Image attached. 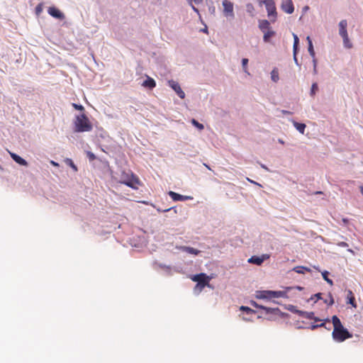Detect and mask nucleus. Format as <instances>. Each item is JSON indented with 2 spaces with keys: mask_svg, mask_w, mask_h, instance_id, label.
<instances>
[{
  "mask_svg": "<svg viewBox=\"0 0 363 363\" xmlns=\"http://www.w3.org/2000/svg\"><path fill=\"white\" fill-rule=\"evenodd\" d=\"M281 8L289 14L292 13L294 11V6L291 0H282Z\"/></svg>",
  "mask_w": 363,
  "mask_h": 363,
  "instance_id": "obj_10",
  "label": "nucleus"
},
{
  "mask_svg": "<svg viewBox=\"0 0 363 363\" xmlns=\"http://www.w3.org/2000/svg\"><path fill=\"white\" fill-rule=\"evenodd\" d=\"M191 123L195 126L199 130H203L204 128V126L203 124L200 123L199 122H198L195 119H192L191 120Z\"/></svg>",
  "mask_w": 363,
  "mask_h": 363,
  "instance_id": "obj_27",
  "label": "nucleus"
},
{
  "mask_svg": "<svg viewBox=\"0 0 363 363\" xmlns=\"http://www.w3.org/2000/svg\"><path fill=\"white\" fill-rule=\"evenodd\" d=\"M186 251L194 255H198L199 251L196 249H194L193 247H186Z\"/></svg>",
  "mask_w": 363,
  "mask_h": 363,
  "instance_id": "obj_32",
  "label": "nucleus"
},
{
  "mask_svg": "<svg viewBox=\"0 0 363 363\" xmlns=\"http://www.w3.org/2000/svg\"><path fill=\"white\" fill-rule=\"evenodd\" d=\"M294 271L298 274H303L304 271L310 272L311 269L306 267L298 266L294 268Z\"/></svg>",
  "mask_w": 363,
  "mask_h": 363,
  "instance_id": "obj_22",
  "label": "nucleus"
},
{
  "mask_svg": "<svg viewBox=\"0 0 363 363\" xmlns=\"http://www.w3.org/2000/svg\"><path fill=\"white\" fill-rule=\"evenodd\" d=\"M247 63H248V60L247 58H243L242 60V65L243 70L245 72L249 74L247 72Z\"/></svg>",
  "mask_w": 363,
  "mask_h": 363,
  "instance_id": "obj_30",
  "label": "nucleus"
},
{
  "mask_svg": "<svg viewBox=\"0 0 363 363\" xmlns=\"http://www.w3.org/2000/svg\"><path fill=\"white\" fill-rule=\"evenodd\" d=\"M328 297H329V298H328V299H325V300H324V302H325L326 304H328V306H333V303H334V298H333V296H332L331 293H329V294H328Z\"/></svg>",
  "mask_w": 363,
  "mask_h": 363,
  "instance_id": "obj_28",
  "label": "nucleus"
},
{
  "mask_svg": "<svg viewBox=\"0 0 363 363\" xmlns=\"http://www.w3.org/2000/svg\"><path fill=\"white\" fill-rule=\"evenodd\" d=\"M259 28L262 32H264V31L270 29L269 22L267 20L259 21Z\"/></svg>",
  "mask_w": 363,
  "mask_h": 363,
  "instance_id": "obj_18",
  "label": "nucleus"
},
{
  "mask_svg": "<svg viewBox=\"0 0 363 363\" xmlns=\"http://www.w3.org/2000/svg\"><path fill=\"white\" fill-rule=\"evenodd\" d=\"M317 328H318V325H313L311 326V329H312V330H315V329H316Z\"/></svg>",
  "mask_w": 363,
  "mask_h": 363,
  "instance_id": "obj_44",
  "label": "nucleus"
},
{
  "mask_svg": "<svg viewBox=\"0 0 363 363\" xmlns=\"http://www.w3.org/2000/svg\"><path fill=\"white\" fill-rule=\"evenodd\" d=\"M223 6V13L225 17L229 18H234L235 13H234V4L229 0H223L222 1Z\"/></svg>",
  "mask_w": 363,
  "mask_h": 363,
  "instance_id": "obj_7",
  "label": "nucleus"
},
{
  "mask_svg": "<svg viewBox=\"0 0 363 363\" xmlns=\"http://www.w3.org/2000/svg\"><path fill=\"white\" fill-rule=\"evenodd\" d=\"M347 303L351 304L354 308L357 307V303L355 301L354 296L351 290L347 291Z\"/></svg>",
  "mask_w": 363,
  "mask_h": 363,
  "instance_id": "obj_17",
  "label": "nucleus"
},
{
  "mask_svg": "<svg viewBox=\"0 0 363 363\" xmlns=\"http://www.w3.org/2000/svg\"><path fill=\"white\" fill-rule=\"evenodd\" d=\"M343 221H344V222H347V219H345V218H344V219H343Z\"/></svg>",
  "mask_w": 363,
  "mask_h": 363,
  "instance_id": "obj_54",
  "label": "nucleus"
},
{
  "mask_svg": "<svg viewBox=\"0 0 363 363\" xmlns=\"http://www.w3.org/2000/svg\"><path fill=\"white\" fill-rule=\"evenodd\" d=\"M256 308H262V309H267V308L264 307V306H259L257 303H256L255 302H254V304H253Z\"/></svg>",
  "mask_w": 363,
  "mask_h": 363,
  "instance_id": "obj_39",
  "label": "nucleus"
},
{
  "mask_svg": "<svg viewBox=\"0 0 363 363\" xmlns=\"http://www.w3.org/2000/svg\"><path fill=\"white\" fill-rule=\"evenodd\" d=\"M293 36H294V45H298L299 40H298V36L294 33L293 34Z\"/></svg>",
  "mask_w": 363,
  "mask_h": 363,
  "instance_id": "obj_35",
  "label": "nucleus"
},
{
  "mask_svg": "<svg viewBox=\"0 0 363 363\" xmlns=\"http://www.w3.org/2000/svg\"><path fill=\"white\" fill-rule=\"evenodd\" d=\"M313 73L314 74H316L318 73L317 67H313Z\"/></svg>",
  "mask_w": 363,
  "mask_h": 363,
  "instance_id": "obj_46",
  "label": "nucleus"
},
{
  "mask_svg": "<svg viewBox=\"0 0 363 363\" xmlns=\"http://www.w3.org/2000/svg\"><path fill=\"white\" fill-rule=\"evenodd\" d=\"M318 84L316 83H313L311 89V95L312 96H313L315 94V92L318 91Z\"/></svg>",
  "mask_w": 363,
  "mask_h": 363,
  "instance_id": "obj_31",
  "label": "nucleus"
},
{
  "mask_svg": "<svg viewBox=\"0 0 363 363\" xmlns=\"http://www.w3.org/2000/svg\"><path fill=\"white\" fill-rule=\"evenodd\" d=\"M247 180H248L249 182H250L251 183L256 184L255 182H253L252 180H251V179H247Z\"/></svg>",
  "mask_w": 363,
  "mask_h": 363,
  "instance_id": "obj_51",
  "label": "nucleus"
},
{
  "mask_svg": "<svg viewBox=\"0 0 363 363\" xmlns=\"http://www.w3.org/2000/svg\"><path fill=\"white\" fill-rule=\"evenodd\" d=\"M169 210H170V208H168V209L164 210V211L166 212V211H169Z\"/></svg>",
  "mask_w": 363,
  "mask_h": 363,
  "instance_id": "obj_53",
  "label": "nucleus"
},
{
  "mask_svg": "<svg viewBox=\"0 0 363 363\" xmlns=\"http://www.w3.org/2000/svg\"><path fill=\"white\" fill-rule=\"evenodd\" d=\"M48 13L54 18L58 19H63L65 18L64 14L57 8L51 6L48 8Z\"/></svg>",
  "mask_w": 363,
  "mask_h": 363,
  "instance_id": "obj_11",
  "label": "nucleus"
},
{
  "mask_svg": "<svg viewBox=\"0 0 363 363\" xmlns=\"http://www.w3.org/2000/svg\"><path fill=\"white\" fill-rule=\"evenodd\" d=\"M204 165L206 167V168H208V169H211V168L209 167V166H208L207 164H204Z\"/></svg>",
  "mask_w": 363,
  "mask_h": 363,
  "instance_id": "obj_52",
  "label": "nucleus"
},
{
  "mask_svg": "<svg viewBox=\"0 0 363 363\" xmlns=\"http://www.w3.org/2000/svg\"><path fill=\"white\" fill-rule=\"evenodd\" d=\"M263 4L265 5L267 16L271 18L272 22H274L277 19V9L274 0H264Z\"/></svg>",
  "mask_w": 363,
  "mask_h": 363,
  "instance_id": "obj_6",
  "label": "nucleus"
},
{
  "mask_svg": "<svg viewBox=\"0 0 363 363\" xmlns=\"http://www.w3.org/2000/svg\"><path fill=\"white\" fill-rule=\"evenodd\" d=\"M308 52H309L310 55L313 58H314L315 54V51H314V49H313V45L312 42H310L308 48Z\"/></svg>",
  "mask_w": 363,
  "mask_h": 363,
  "instance_id": "obj_29",
  "label": "nucleus"
},
{
  "mask_svg": "<svg viewBox=\"0 0 363 363\" xmlns=\"http://www.w3.org/2000/svg\"><path fill=\"white\" fill-rule=\"evenodd\" d=\"M282 113L284 114H291V112L288 111H282Z\"/></svg>",
  "mask_w": 363,
  "mask_h": 363,
  "instance_id": "obj_50",
  "label": "nucleus"
},
{
  "mask_svg": "<svg viewBox=\"0 0 363 363\" xmlns=\"http://www.w3.org/2000/svg\"><path fill=\"white\" fill-rule=\"evenodd\" d=\"M10 155L11 157V158L18 164H21V165H23V166H27L28 165V162L23 159L21 157H20L19 155L13 153V152H10Z\"/></svg>",
  "mask_w": 363,
  "mask_h": 363,
  "instance_id": "obj_15",
  "label": "nucleus"
},
{
  "mask_svg": "<svg viewBox=\"0 0 363 363\" xmlns=\"http://www.w3.org/2000/svg\"><path fill=\"white\" fill-rule=\"evenodd\" d=\"M342 38L343 39V43H344L345 47H346L347 48H351L352 45L350 42V40H349V38H348V35H347L346 37L343 36Z\"/></svg>",
  "mask_w": 363,
  "mask_h": 363,
  "instance_id": "obj_24",
  "label": "nucleus"
},
{
  "mask_svg": "<svg viewBox=\"0 0 363 363\" xmlns=\"http://www.w3.org/2000/svg\"><path fill=\"white\" fill-rule=\"evenodd\" d=\"M194 1L195 4H198L201 3L203 1V0H194Z\"/></svg>",
  "mask_w": 363,
  "mask_h": 363,
  "instance_id": "obj_45",
  "label": "nucleus"
},
{
  "mask_svg": "<svg viewBox=\"0 0 363 363\" xmlns=\"http://www.w3.org/2000/svg\"><path fill=\"white\" fill-rule=\"evenodd\" d=\"M293 124L299 133H301V134L304 133L306 129V125L304 123L294 121Z\"/></svg>",
  "mask_w": 363,
  "mask_h": 363,
  "instance_id": "obj_20",
  "label": "nucleus"
},
{
  "mask_svg": "<svg viewBox=\"0 0 363 363\" xmlns=\"http://www.w3.org/2000/svg\"><path fill=\"white\" fill-rule=\"evenodd\" d=\"M119 182L135 190L138 189V186L141 185L139 178L130 171H123Z\"/></svg>",
  "mask_w": 363,
  "mask_h": 363,
  "instance_id": "obj_3",
  "label": "nucleus"
},
{
  "mask_svg": "<svg viewBox=\"0 0 363 363\" xmlns=\"http://www.w3.org/2000/svg\"><path fill=\"white\" fill-rule=\"evenodd\" d=\"M190 4H191V6L192 9H193L195 12H196L197 13H199V10H198V9H196L194 5H192L191 1H190Z\"/></svg>",
  "mask_w": 363,
  "mask_h": 363,
  "instance_id": "obj_40",
  "label": "nucleus"
},
{
  "mask_svg": "<svg viewBox=\"0 0 363 363\" xmlns=\"http://www.w3.org/2000/svg\"><path fill=\"white\" fill-rule=\"evenodd\" d=\"M74 125V131L77 133L89 132L93 128L91 123L84 113L75 116Z\"/></svg>",
  "mask_w": 363,
  "mask_h": 363,
  "instance_id": "obj_2",
  "label": "nucleus"
},
{
  "mask_svg": "<svg viewBox=\"0 0 363 363\" xmlns=\"http://www.w3.org/2000/svg\"><path fill=\"white\" fill-rule=\"evenodd\" d=\"M347 22L346 20H342L339 23V33L341 35V37L345 36L347 34Z\"/></svg>",
  "mask_w": 363,
  "mask_h": 363,
  "instance_id": "obj_13",
  "label": "nucleus"
},
{
  "mask_svg": "<svg viewBox=\"0 0 363 363\" xmlns=\"http://www.w3.org/2000/svg\"><path fill=\"white\" fill-rule=\"evenodd\" d=\"M306 40H307V42H308V44L310 43V42H312V41H311V38H310L309 36H308V37L306 38Z\"/></svg>",
  "mask_w": 363,
  "mask_h": 363,
  "instance_id": "obj_49",
  "label": "nucleus"
},
{
  "mask_svg": "<svg viewBox=\"0 0 363 363\" xmlns=\"http://www.w3.org/2000/svg\"><path fill=\"white\" fill-rule=\"evenodd\" d=\"M272 79L277 82L279 80V72L277 69H274L271 72Z\"/></svg>",
  "mask_w": 363,
  "mask_h": 363,
  "instance_id": "obj_23",
  "label": "nucleus"
},
{
  "mask_svg": "<svg viewBox=\"0 0 363 363\" xmlns=\"http://www.w3.org/2000/svg\"><path fill=\"white\" fill-rule=\"evenodd\" d=\"M332 322L333 324L332 336L335 341L341 342L352 337V335L343 327L340 318L337 315L332 317Z\"/></svg>",
  "mask_w": 363,
  "mask_h": 363,
  "instance_id": "obj_1",
  "label": "nucleus"
},
{
  "mask_svg": "<svg viewBox=\"0 0 363 363\" xmlns=\"http://www.w3.org/2000/svg\"><path fill=\"white\" fill-rule=\"evenodd\" d=\"M270 257L268 254H263L260 257L252 256L248 259L247 262L250 264H254L260 266L264 260L268 259Z\"/></svg>",
  "mask_w": 363,
  "mask_h": 363,
  "instance_id": "obj_8",
  "label": "nucleus"
},
{
  "mask_svg": "<svg viewBox=\"0 0 363 363\" xmlns=\"http://www.w3.org/2000/svg\"><path fill=\"white\" fill-rule=\"evenodd\" d=\"M298 45H293L294 58V60L296 62H297L296 54H297V50H298Z\"/></svg>",
  "mask_w": 363,
  "mask_h": 363,
  "instance_id": "obj_34",
  "label": "nucleus"
},
{
  "mask_svg": "<svg viewBox=\"0 0 363 363\" xmlns=\"http://www.w3.org/2000/svg\"><path fill=\"white\" fill-rule=\"evenodd\" d=\"M87 155H88V157H89L90 160H94L96 158L94 154H93L92 152H89Z\"/></svg>",
  "mask_w": 363,
  "mask_h": 363,
  "instance_id": "obj_36",
  "label": "nucleus"
},
{
  "mask_svg": "<svg viewBox=\"0 0 363 363\" xmlns=\"http://www.w3.org/2000/svg\"><path fill=\"white\" fill-rule=\"evenodd\" d=\"M169 86L177 94L181 99L185 98V94L182 89L180 85L174 80H169L168 82Z\"/></svg>",
  "mask_w": 363,
  "mask_h": 363,
  "instance_id": "obj_9",
  "label": "nucleus"
},
{
  "mask_svg": "<svg viewBox=\"0 0 363 363\" xmlns=\"http://www.w3.org/2000/svg\"><path fill=\"white\" fill-rule=\"evenodd\" d=\"M41 10H42V9H41V7H40V5H39V6H38L36 7V11H37V13H40V12L41 11Z\"/></svg>",
  "mask_w": 363,
  "mask_h": 363,
  "instance_id": "obj_43",
  "label": "nucleus"
},
{
  "mask_svg": "<svg viewBox=\"0 0 363 363\" xmlns=\"http://www.w3.org/2000/svg\"><path fill=\"white\" fill-rule=\"evenodd\" d=\"M329 272L328 271H324L322 272V277L323 279L327 281L330 286L333 285V281L331 279L328 278Z\"/></svg>",
  "mask_w": 363,
  "mask_h": 363,
  "instance_id": "obj_21",
  "label": "nucleus"
},
{
  "mask_svg": "<svg viewBox=\"0 0 363 363\" xmlns=\"http://www.w3.org/2000/svg\"><path fill=\"white\" fill-rule=\"evenodd\" d=\"M359 191H360L361 194H362V196H363V186H359Z\"/></svg>",
  "mask_w": 363,
  "mask_h": 363,
  "instance_id": "obj_48",
  "label": "nucleus"
},
{
  "mask_svg": "<svg viewBox=\"0 0 363 363\" xmlns=\"http://www.w3.org/2000/svg\"><path fill=\"white\" fill-rule=\"evenodd\" d=\"M313 67H317V60H316L315 57H314V58H313Z\"/></svg>",
  "mask_w": 363,
  "mask_h": 363,
  "instance_id": "obj_41",
  "label": "nucleus"
},
{
  "mask_svg": "<svg viewBox=\"0 0 363 363\" xmlns=\"http://www.w3.org/2000/svg\"><path fill=\"white\" fill-rule=\"evenodd\" d=\"M337 245L340 247H348V244L345 242H340L337 243Z\"/></svg>",
  "mask_w": 363,
  "mask_h": 363,
  "instance_id": "obj_37",
  "label": "nucleus"
},
{
  "mask_svg": "<svg viewBox=\"0 0 363 363\" xmlns=\"http://www.w3.org/2000/svg\"><path fill=\"white\" fill-rule=\"evenodd\" d=\"M72 106L76 109V110H78V111H84V108L83 106L82 105H79V104H72Z\"/></svg>",
  "mask_w": 363,
  "mask_h": 363,
  "instance_id": "obj_33",
  "label": "nucleus"
},
{
  "mask_svg": "<svg viewBox=\"0 0 363 363\" xmlns=\"http://www.w3.org/2000/svg\"><path fill=\"white\" fill-rule=\"evenodd\" d=\"M296 313H297L300 315H301L304 318H306L308 319L314 320L315 321H320L321 320L319 318H315L314 316L313 312H306V311H301L297 310V311H296Z\"/></svg>",
  "mask_w": 363,
  "mask_h": 363,
  "instance_id": "obj_12",
  "label": "nucleus"
},
{
  "mask_svg": "<svg viewBox=\"0 0 363 363\" xmlns=\"http://www.w3.org/2000/svg\"><path fill=\"white\" fill-rule=\"evenodd\" d=\"M314 296L317 298V300H319V299L322 298L320 293H318V294H315Z\"/></svg>",
  "mask_w": 363,
  "mask_h": 363,
  "instance_id": "obj_38",
  "label": "nucleus"
},
{
  "mask_svg": "<svg viewBox=\"0 0 363 363\" xmlns=\"http://www.w3.org/2000/svg\"><path fill=\"white\" fill-rule=\"evenodd\" d=\"M321 328V327H325V323H322L318 325V328Z\"/></svg>",
  "mask_w": 363,
  "mask_h": 363,
  "instance_id": "obj_47",
  "label": "nucleus"
},
{
  "mask_svg": "<svg viewBox=\"0 0 363 363\" xmlns=\"http://www.w3.org/2000/svg\"><path fill=\"white\" fill-rule=\"evenodd\" d=\"M142 85L144 87L152 89L156 86V82L152 78L147 77V79L143 82Z\"/></svg>",
  "mask_w": 363,
  "mask_h": 363,
  "instance_id": "obj_16",
  "label": "nucleus"
},
{
  "mask_svg": "<svg viewBox=\"0 0 363 363\" xmlns=\"http://www.w3.org/2000/svg\"><path fill=\"white\" fill-rule=\"evenodd\" d=\"M240 310L246 312L247 314L255 313V311L253 309H252L247 306H242L240 308Z\"/></svg>",
  "mask_w": 363,
  "mask_h": 363,
  "instance_id": "obj_26",
  "label": "nucleus"
},
{
  "mask_svg": "<svg viewBox=\"0 0 363 363\" xmlns=\"http://www.w3.org/2000/svg\"><path fill=\"white\" fill-rule=\"evenodd\" d=\"M191 279L197 282L195 289L202 290L205 286H208L210 278L204 273H200L191 277Z\"/></svg>",
  "mask_w": 363,
  "mask_h": 363,
  "instance_id": "obj_4",
  "label": "nucleus"
},
{
  "mask_svg": "<svg viewBox=\"0 0 363 363\" xmlns=\"http://www.w3.org/2000/svg\"><path fill=\"white\" fill-rule=\"evenodd\" d=\"M263 33H264L263 40L266 43L269 42V39L275 35V32L270 29H269Z\"/></svg>",
  "mask_w": 363,
  "mask_h": 363,
  "instance_id": "obj_19",
  "label": "nucleus"
},
{
  "mask_svg": "<svg viewBox=\"0 0 363 363\" xmlns=\"http://www.w3.org/2000/svg\"><path fill=\"white\" fill-rule=\"evenodd\" d=\"M51 164L55 166V167H58L59 166V164L57 162H55V161H51L50 162Z\"/></svg>",
  "mask_w": 363,
  "mask_h": 363,
  "instance_id": "obj_42",
  "label": "nucleus"
},
{
  "mask_svg": "<svg viewBox=\"0 0 363 363\" xmlns=\"http://www.w3.org/2000/svg\"><path fill=\"white\" fill-rule=\"evenodd\" d=\"M67 164H68L74 172H77L78 169L77 166L74 164L73 161L71 159H67L65 160Z\"/></svg>",
  "mask_w": 363,
  "mask_h": 363,
  "instance_id": "obj_25",
  "label": "nucleus"
},
{
  "mask_svg": "<svg viewBox=\"0 0 363 363\" xmlns=\"http://www.w3.org/2000/svg\"><path fill=\"white\" fill-rule=\"evenodd\" d=\"M169 196L175 201H186L187 199H189L190 197L189 196H183V195H181V194H179L174 191H170L169 192Z\"/></svg>",
  "mask_w": 363,
  "mask_h": 363,
  "instance_id": "obj_14",
  "label": "nucleus"
},
{
  "mask_svg": "<svg viewBox=\"0 0 363 363\" xmlns=\"http://www.w3.org/2000/svg\"><path fill=\"white\" fill-rule=\"evenodd\" d=\"M286 296V292L282 291H257V298L261 299H270Z\"/></svg>",
  "mask_w": 363,
  "mask_h": 363,
  "instance_id": "obj_5",
  "label": "nucleus"
}]
</instances>
